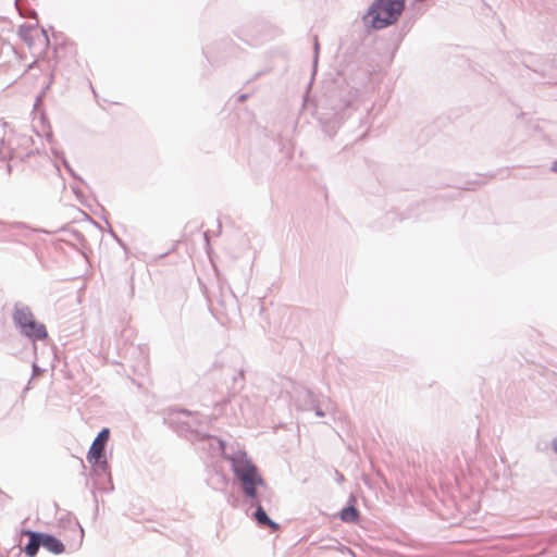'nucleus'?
Wrapping results in <instances>:
<instances>
[{
    "instance_id": "obj_1",
    "label": "nucleus",
    "mask_w": 557,
    "mask_h": 557,
    "mask_svg": "<svg viewBox=\"0 0 557 557\" xmlns=\"http://www.w3.org/2000/svg\"><path fill=\"white\" fill-rule=\"evenodd\" d=\"M405 0H374L368 11L370 25L381 29L394 24L401 15Z\"/></svg>"
},
{
    "instance_id": "obj_9",
    "label": "nucleus",
    "mask_w": 557,
    "mask_h": 557,
    "mask_svg": "<svg viewBox=\"0 0 557 557\" xmlns=\"http://www.w3.org/2000/svg\"><path fill=\"white\" fill-rule=\"evenodd\" d=\"M110 431L109 429H103L95 438L96 442H99L106 446L107 442L109 441Z\"/></svg>"
},
{
    "instance_id": "obj_11",
    "label": "nucleus",
    "mask_w": 557,
    "mask_h": 557,
    "mask_svg": "<svg viewBox=\"0 0 557 557\" xmlns=\"http://www.w3.org/2000/svg\"><path fill=\"white\" fill-rule=\"evenodd\" d=\"M553 171L557 172V161L553 165Z\"/></svg>"
},
{
    "instance_id": "obj_10",
    "label": "nucleus",
    "mask_w": 557,
    "mask_h": 557,
    "mask_svg": "<svg viewBox=\"0 0 557 557\" xmlns=\"http://www.w3.org/2000/svg\"><path fill=\"white\" fill-rule=\"evenodd\" d=\"M553 448H554V450H555V451H556V454H557V438H556V440H554V442H553Z\"/></svg>"
},
{
    "instance_id": "obj_5",
    "label": "nucleus",
    "mask_w": 557,
    "mask_h": 557,
    "mask_svg": "<svg viewBox=\"0 0 557 557\" xmlns=\"http://www.w3.org/2000/svg\"><path fill=\"white\" fill-rule=\"evenodd\" d=\"M41 546L53 554H61L64 552V545L54 536L40 533Z\"/></svg>"
},
{
    "instance_id": "obj_4",
    "label": "nucleus",
    "mask_w": 557,
    "mask_h": 557,
    "mask_svg": "<svg viewBox=\"0 0 557 557\" xmlns=\"http://www.w3.org/2000/svg\"><path fill=\"white\" fill-rule=\"evenodd\" d=\"M104 445L94 441L87 454V460L92 466H99L106 462Z\"/></svg>"
},
{
    "instance_id": "obj_2",
    "label": "nucleus",
    "mask_w": 557,
    "mask_h": 557,
    "mask_svg": "<svg viewBox=\"0 0 557 557\" xmlns=\"http://www.w3.org/2000/svg\"><path fill=\"white\" fill-rule=\"evenodd\" d=\"M233 471L240 481L245 494L255 498L257 496V487L264 483L257 467L243 456L233 459Z\"/></svg>"
},
{
    "instance_id": "obj_6",
    "label": "nucleus",
    "mask_w": 557,
    "mask_h": 557,
    "mask_svg": "<svg viewBox=\"0 0 557 557\" xmlns=\"http://www.w3.org/2000/svg\"><path fill=\"white\" fill-rule=\"evenodd\" d=\"M25 534L29 536V543L25 546V554L28 557H34L41 545L40 533L26 531Z\"/></svg>"
},
{
    "instance_id": "obj_7",
    "label": "nucleus",
    "mask_w": 557,
    "mask_h": 557,
    "mask_svg": "<svg viewBox=\"0 0 557 557\" xmlns=\"http://www.w3.org/2000/svg\"><path fill=\"white\" fill-rule=\"evenodd\" d=\"M255 518L259 524L269 527L273 531H277L280 529V525L268 517L267 512L260 505L257 507Z\"/></svg>"
},
{
    "instance_id": "obj_8",
    "label": "nucleus",
    "mask_w": 557,
    "mask_h": 557,
    "mask_svg": "<svg viewBox=\"0 0 557 557\" xmlns=\"http://www.w3.org/2000/svg\"><path fill=\"white\" fill-rule=\"evenodd\" d=\"M359 512L354 506H348L341 511V519L344 522H356L358 521Z\"/></svg>"
},
{
    "instance_id": "obj_3",
    "label": "nucleus",
    "mask_w": 557,
    "mask_h": 557,
    "mask_svg": "<svg viewBox=\"0 0 557 557\" xmlns=\"http://www.w3.org/2000/svg\"><path fill=\"white\" fill-rule=\"evenodd\" d=\"M13 320L21 332L32 341H41L48 336L45 325L37 322L33 313L26 308L16 309Z\"/></svg>"
}]
</instances>
